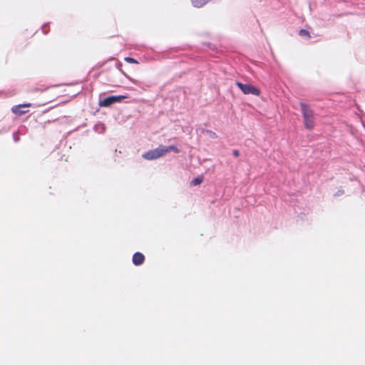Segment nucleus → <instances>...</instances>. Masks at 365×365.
Instances as JSON below:
<instances>
[{
  "mask_svg": "<svg viewBox=\"0 0 365 365\" xmlns=\"http://www.w3.org/2000/svg\"><path fill=\"white\" fill-rule=\"evenodd\" d=\"M299 106L301 108L304 127L307 130H312L315 126V115L314 110L308 104L304 102H301Z\"/></svg>",
  "mask_w": 365,
  "mask_h": 365,
  "instance_id": "obj_1",
  "label": "nucleus"
},
{
  "mask_svg": "<svg viewBox=\"0 0 365 365\" xmlns=\"http://www.w3.org/2000/svg\"><path fill=\"white\" fill-rule=\"evenodd\" d=\"M236 86L245 95L252 94V95L257 96L260 95L259 89H258L257 87L252 86L250 84H245L240 81H237Z\"/></svg>",
  "mask_w": 365,
  "mask_h": 365,
  "instance_id": "obj_2",
  "label": "nucleus"
},
{
  "mask_svg": "<svg viewBox=\"0 0 365 365\" xmlns=\"http://www.w3.org/2000/svg\"><path fill=\"white\" fill-rule=\"evenodd\" d=\"M163 155L164 154L161 145L155 149L150 150L142 155L143 158L148 160H156Z\"/></svg>",
  "mask_w": 365,
  "mask_h": 365,
  "instance_id": "obj_3",
  "label": "nucleus"
},
{
  "mask_svg": "<svg viewBox=\"0 0 365 365\" xmlns=\"http://www.w3.org/2000/svg\"><path fill=\"white\" fill-rule=\"evenodd\" d=\"M126 96L123 95H119V96H110L106 98H104L102 101H100L99 105L101 107H108L115 103L120 102L122 100L125 98Z\"/></svg>",
  "mask_w": 365,
  "mask_h": 365,
  "instance_id": "obj_4",
  "label": "nucleus"
},
{
  "mask_svg": "<svg viewBox=\"0 0 365 365\" xmlns=\"http://www.w3.org/2000/svg\"><path fill=\"white\" fill-rule=\"evenodd\" d=\"M31 103H24L14 106L11 108V111L19 115H24L28 112V110H24V108L29 107Z\"/></svg>",
  "mask_w": 365,
  "mask_h": 365,
  "instance_id": "obj_5",
  "label": "nucleus"
},
{
  "mask_svg": "<svg viewBox=\"0 0 365 365\" xmlns=\"http://www.w3.org/2000/svg\"><path fill=\"white\" fill-rule=\"evenodd\" d=\"M132 261L135 266H139L144 262L145 257L141 252H137L133 255Z\"/></svg>",
  "mask_w": 365,
  "mask_h": 365,
  "instance_id": "obj_6",
  "label": "nucleus"
},
{
  "mask_svg": "<svg viewBox=\"0 0 365 365\" xmlns=\"http://www.w3.org/2000/svg\"><path fill=\"white\" fill-rule=\"evenodd\" d=\"M161 147H162L164 155L166 153L171 152V151H174L175 153H178L179 151L178 147L175 145H170V146L161 145Z\"/></svg>",
  "mask_w": 365,
  "mask_h": 365,
  "instance_id": "obj_7",
  "label": "nucleus"
},
{
  "mask_svg": "<svg viewBox=\"0 0 365 365\" xmlns=\"http://www.w3.org/2000/svg\"><path fill=\"white\" fill-rule=\"evenodd\" d=\"M93 129L98 133H103L106 130V127L103 123H98L94 126Z\"/></svg>",
  "mask_w": 365,
  "mask_h": 365,
  "instance_id": "obj_8",
  "label": "nucleus"
},
{
  "mask_svg": "<svg viewBox=\"0 0 365 365\" xmlns=\"http://www.w3.org/2000/svg\"><path fill=\"white\" fill-rule=\"evenodd\" d=\"M202 177H197L190 182V185L195 186L200 185L202 182Z\"/></svg>",
  "mask_w": 365,
  "mask_h": 365,
  "instance_id": "obj_9",
  "label": "nucleus"
},
{
  "mask_svg": "<svg viewBox=\"0 0 365 365\" xmlns=\"http://www.w3.org/2000/svg\"><path fill=\"white\" fill-rule=\"evenodd\" d=\"M299 35L307 38H310L309 32L306 29H300L299 31Z\"/></svg>",
  "mask_w": 365,
  "mask_h": 365,
  "instance_id": "obj_10",
  "label": "nucleus"
},
{
  "mask_svg": "<svg viewBox=\"0 0 365 365\" xmlns=\"http://www.w3.org/2000/svg\"><path fill=\"white\" fill-rule=\"evenodd\" d=\"M13 138H14V142H16V143H17V142H19V141L20 138H19V132H18V131L14 132V133H13Z\"/></svg>",
  "mask_w": 365,
  "mask_h": 365,
  "instance_id": "obj_11",
  "label": "nucleus"
},
{
  "mask_svg": "<svg viewBox=\"0 0 365 365\" xmlns=\"http://www.w3.org/2000/svg\"><path fill=\"white\" fill-rule=\"evenodd\" d=\"M125 61L128 63H136L137 61L131 57H126Z\"/></svg>",
  "mask_w": 365,
  "mask_h": 365,
  "instance_id": "obj_12",
  "label": "nucleus"
},
{
  "mask_svg": "<svg viewBox=\"0 0 365 365\" xmlns=\"http://www.w3.org/2000/svg\"><path fill=\"white\" fill-rule=\"evenodd\" d=\"M206 133H208L210 135V137L212 138H216V134L215 133L211 131V130H206Z\"/></svg>",
  "mask_w": 365,
  "mask_h": 365,
  "instance_id": "obj_13",
  "label": "nucleus"
},
{
  "mask_svg": "<svg viewBox=\"0 0 365 365\" xmlns=\"http://www.w3.org/2000/svg\"><path fill=\"white\" fill-rule=\"evenodd\" d=\"M232 155L235 156V157H238L239 155H240V152L238 150H234L232 151Z\"/></svg>",
  "mask_w": 365,
  "mask_h": 365,
  "instance_id": "obj_14",
  "label": "nucleus"
},
{
  "mask_svg": "<svg viewBox=\"0 0 365 365\" xmlns=\"http://www.w3.org/2000/svg\"><path fill=\"white\" fill-rule=\"evenodd\" d=\"M46 26H47V24H46L42 26V31H43V33L45 34L48 33V31L46 30Z\"/></svg>",
  "mask_w": 365,
  "mask_h": 365,
  "instance_id": "obj_15",
  "label": "nucleus"
}]
</instances>
